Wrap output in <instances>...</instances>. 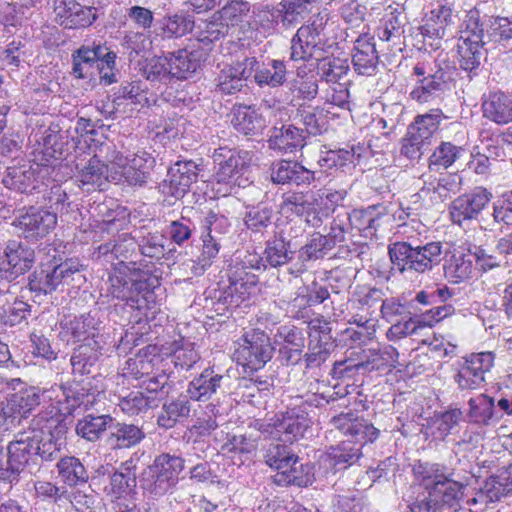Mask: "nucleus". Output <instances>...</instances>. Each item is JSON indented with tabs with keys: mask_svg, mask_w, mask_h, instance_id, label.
Returning <instances> with one entry per match:
<instances>
[{
	"mask_svg": "<svg viewBox=\"0 0 512 512\" xmlns=\"http://www.w3.org/2000/svg\"><path fill=\"white\" fill-rule=\"evenodd\" d=\"M137 247L138 243L133 237L122 233L99 245L93 253L97 259L104 257L107 261L118 260L108 277L107 295L124 302L114 306L115 313L127 307L136 311V322L143 316L147 317L148 311L154 307V289L160 286L157 276L140 270L133 261H126L135 253Z\"/></svg>",
	"mask_w": 512,
	"mask_h": 512,
	"instance_id": "obj_1",
	"label": "nucleus"
},
{
	"mask_svg": "<svg viewBox=\"0 0 512 512\" xmlns=\"http://www.w3.org/2000/svg\"><path fill=\"white\" fill-rule=\"evenodd\" d=\"M330 423L351 440L332 446L323 458V462L334 471L348 468L355 464L361 456L363 445L375 441L380 434L368 420L359 417L353 411L342 412L334 416Z\"/></svg>",
	"mask_w": 512,
	"mask_h": 512,
	"instance_id": "obj_2",
	"label": "nucleus"
},
{
	"mask_svg": "<svg viewBox=\"0 0 512 512\" xmlns=\"http://www.w3.org/2000/svg\"><path fill=\"white\" fill-rule=\"evenodd\" d=\"M442 243L431 241L413 246L407 241H396L388 245L387 252L391 270L401 274L430 272L442 261Z\"/></svg>",
	"mask_w": 512,
	"mask_h": 512,
	"instance_id": "obj_3",
	"label": "nucleus"
},
{
	"mask_svg": "<svg viewBox=\"0 0 512 512\" xmlns=\"http://www.w3.org/2000/svg\"><path fill=\"white\" fill-rule=\"evenodd\" d=\"M37 436L33 432L19 431L5 451H0V483L10 490L20 480L21 473L30 463H36Z\"/></svg>",
	"mask_w": 512,
	"mask_h": 512,
	"instance_id": "obj_4",
	"label": "nucleus"
},
{
	"mask_svg": "<svg viewBox=\"0 0 512 512\" xmlns=\"http://www.w3.org/2000/svg\"><path fill=\"white\" fill-rule=\"evenodd\" d=\"M446 115L439 108L418 114L408 125L405 136L401 141L400 153L411 161H419L429 150L434 135Z\"/></svg>",
	"mask_w": 512,
	"mask_h": 512,
	"instance_id": "obj_5",
	"label": "nucleus"
},
{
	"mask_svg": "<svg viewBox=\"0 0 512 512\" xmlns=\"http://www.w3.org/2000/svg\"><path fill=\"white\" fill-rule=\"evenodd\" d=\"M315 395L307 398L296 396L291 399L285 411L277 413L270 419L269 426L274 430V434L284 442H294L302 437L310 428L312 420L310 413L315 407L313 401Z\"/></svg>",
	"mask_w": 512,
	"mask_h": 512,
	"instance_id": "obj_6",
	"label": "nucleus"
},
{
	"mask_svg": "<svg viewBox=\"0 0 512 512\" xmlns=\"http://www.w3.org/2000/svg\"><path fill=\"white\" fill-rule=\"evenodd\" d=\"M52 257L51 262L42 263L29 276V289L37 295L50 294L63 284L70 285L74 282L80 284L83 279L81 274L83 265L78 259L72 258L58 263L56 255Z\"/></svg>",
	"mask_w": 512,
	"mask_h": 512,
	"instance_id": "obj_7",
	"label": "nucleus"
},
{
	"mask_svg": "<svg viewBox=\"0 0 512 512\" xmlns=\"http://www.w3.org/2000/svg\"><path fill=\"white\" fill-rule=\"evenodd\" d=\"M489 44L485 40L478 10H470L465 17L457 44L459 66L469 73L477 75V71L484 59V46Z\"/></svg>",
	"mask_w": 512,
	"mask_h": 512,
	"instance_id": "obj_8",
	"label": "nucleus"
},
{
	"mask_svg": "<svg viewBox=\"0 0 512 512\" xmlns=\"http://www.w3.org/2000/svg\"><path fill=\"white\" fill-rule=\"evenodd\" d=\"M184 467L185 460L182 457L161 453L145 471L141 480L142 488L154 498L162 497L176 487Z\"/></svg>",
	"mask_w": 512,
	"mask_h": 512,
	"instance_id": "obj_9",
	"label": "nucleus"
},
{
	"mask_svg": "<svg viewBox=\"0 0 512 512\" xmlns=\"http://www.w3.org/2000/svg\"><path fill=\"white\" fill-rule=\"evenodd\" d=\"M109 161L116 168L111 179L115 183H127L130 186H144L151 177L156 159L146 149H138L124 157L120 152L113 151Z\"/></svg>",
	"mask_w": 512,
	"mask_h": 512,
	"instance_id": "obj_10",
	"label": "nucleus"
},
{
	"mask_svg": "<svg viewBox=\"0 0 512 512\" xmlns=\"http://www.w3.org/2000/svg\"><path fill=\"white\" fill-rule=\"evenodd\" d=\"M213 162L216 166L215 179L231 189L245 187L248 183L245 177L251 160L248 151L236 148L219 147L214 150Z\"/></svg>",
	"mask_w": 512,
	"mask_h": 512,
	"instance_id": "obj_11",
	"label": "nucleus"
},
{
	"mask_svg": "<svg viewBox=\"0 0 512 512\" xmlns=\"http://www.w3.org/2000/svg\"><path fill=\"white\" fill-rule=\"evenodd\" d=\"M103 394L102 390L92 389L90 381L73 382L66 385H53L45 389L44 399L55 401L65 416L72 415L77 408L89 409Z\"/></svg>",
	"mask_w": 512,
	"mask_h": 512,
	"instance_id": "obj_12",
	"label": "nucleus"
},
{
	"mask_svg": "<svg viewBox=\"0 0 512 512\" xmlns=\"http://www.w3.org/2000/svg\"><path fill=\"white\" fill-rule=\"evenodd\" d=\"M241 341L234 355L246 371H257L272 358L274 348L264 331L253 329L246 332Z\"/></svg>",
	"mask_w": 512,
	"mask_h": 512,
	"instance_id": "obj_13",
	"label": "nucleus"
},
{
	"mask_svg": "<svg viewBox=\"0 0 512 512\" xmlns=\"http://www.w3.org/2000/svg\"><path fill=\"white\" fill-rule=\"evenodd\" d=\"M60 337L67 343L82 342L93 345L94 341H102V321L99 311H90L79 317H65L60 322Z\"/></svg>",
	"mask_w": 512,
	"mask_h": 512,
	"instance_id": "obj_14",
	"label": "nucleus"
},
{
	"mask_svg": "<svg viewBox=\"0 0 512 512\" xmlns=\"http://www.w3.org/2000/svg\"><path fill=\"white\" fill-rule=\"evenodd\" d=\"M494 363L491 352L473 353L456 364L453 378L460 390H475L485 382V374Z\"/></svg>",
	"mask_w": 512,
	"mask_h": 512,
	"instance_id": "obj_15",
	"label": "nucleus"
},
{
	"mask_svg": "<svg viewBox=\"0 0 512 512\" xmlns=\"http://www.w3.org/2000/svg\"><path fill=\"white\" fill-rule=\"evenodd\" d=\"M63 168H66V165H63L61 163H59L58 165H53L51 167V178L53 181H61V179L59 178V172ZM49 174L50 166L48 164H37L36 168L27 165L8 167L6 174L2 179V183L8 189L15 190L21 193H27L37 188L36 175L44 179V177Z\"/></svg>",
	"mask_w": 512,
	"mask_h": 512,
	"instance_id": "obj_16",
	"label": "nucleus"
},
{
	"mask_svg": "<svg viewBox=\"0 0 512 512\" xmlns=\"http://www.w3.org/2000/svg\"><path fill=\"white\" fill-rule=\"evenodd\" d=\"M258 60L256 57H245L231 64H224L214 79L215 90L225 95H233L247 86Z\"/></svg>",
	"mask_w": 512,
	"mask_h": 512,
	"instance_id": "obj_17",
	"label": "nucleus"
},
{
	"mask_svg": "<svg viewBox=\"0 0 512 512\" xmlns=\"http://www.w3.org/2000/svg\"><path fill=\"white\" fill-rule=\"evenodd\" d=\"M98 10L85 6L77 0H55L54 20L64 29H84L91 26L98 18Z\"/></svg>",
	"mask_w": 512,
	"mask_h": 512,
	"instance_id": "obj_18",
	"label": "nucleus"
},
{
	"mask_svg": "<svg viewBox=\"0 0 512 512\" xmlns=\"http://www.w3.org/2000/svg\"><path fill=\"white\" fill-rule=\"evenodd\" d=\"M492 198V193L483 187H476L469 193L455 198L449 206L450 219L454 224L463 225L477 219Z\"/></svg>",
	"mask_w": 512,
	"mask_h": 512,
	"instance_id": "obj_19",
	"label": "nucleus"
},
{
	"mask_svg": "<svg viewBox=\"0 0 512 512\" xmlns=\"http://www.w3.org/2000/svg\"><path fill=\"white\" fill-rule=\"evenodd\" d=\"M56 224L57 216L55 212L34 207H30L13 222L21 235L30 241L45 237L55 228Z\"/></svg>",
	"mask_w": 512,
	"mask_h": 512,
	"instance_id": "obj_20",
	"label": "nucleus"
},
{
	"mask_svg": "<svg viewBox=\"0 0 512 512\" xmlns=\"http://www.w3.org/2000/svg\"><path fill=\"white\" fill-rule=\"evenodd\" d=\"M321 24L315 22L302 25L292 37L290 42V60L293 62H307L312 59L316 51L322 49Z\"/></svg>",
	"mask_w": 512,
	"mask_h": 512,
	"instance_id": "obj_21",
	"label": "nucleus"
},
{
	"mask_svg": "<svg viewBox=\"0 0 512 512\" xmlns=\"http://www.w3.org/2000/svg\"><path fill=\"white\" fill-rule=\"evenodd\" d=\"M76 169L75 181L86 192L104 190L107 182L113 181L111 175L116 170L112 163L109 168L97 155L91 156L85 163H77Z\"/></svg>",
	"mask_w": 512,
	"mask_h": 512,
	"instance_id": "obj_22",
	"label": "nucleus"
},
{
	"mask_svg": "<svg viewBox=\"0 0 512 512\" xmlns=\"http://www.w3.org/2000/svg\"><path fill=\"white\" fill-rule=\"evenodd\" d=\"M450 90L449 77L445 71L438 69L427 78L415 80L409 92V98L418 104H437Z\"/></svg>",
	"mask_w": 512,
	"mask_h": 512,
	"instance_id": "obj_23",
	"label": "nucleus"
},
{
	"mask_svg": "<svg viewBox=\"0 0 512 512\" xmlns=\"http://www.w3.org/2000/svg\"><path fill=\"white\" fill-rule=\"evenodd\" d=\"M271 180L277 185L310 186L316 179V172L295 160H279L271 165Z\"/></svg>",
	"mask_w": 512,
	"mask_h": 512,
	"instance_id": "obj_24",
	"label": "nucleus"
},
{
	"mask_svg": "<svg viewBox=\"0 0 512 512\" xmlns=\"http://www.w3.org/2000/svg\"><path fill=\"white\" fill-rule=\"evenodd\" d=\"M34 262L35 252L31 247L17 240H9L3 251L0 270L16 278L28 272Z\"/></svg>",
	"mask_w": 512,
	"mask_h": 512,
	"instance_id": "obj_25",
	"label": "nucleus"
},
{
	"mask_svg": "<svg viewBox=\"0 0 512 512\" xmlns=\"http://www.w3.org/2000/svg\"><path fill=\"white\" fill-rule=\"evenodd\" d=\"M225 379L215 366H208L188 383L186 393L192 401L207 402L222 389Z\"/></svg>",
	"mask_w": 512,
	"mask_h": 512,
	"instance_id": "obj_26",
	"label": "nucleus"
},
{
	"mask_svg": "<svg viewBox=\"0 0 512 512\" xmlns=\"http://www.w3.org/2000/svg\"><path fill=\"white\" fill-rule=\"evenodd\" d=\"M199 166L192 160H179L167 172L165 183L168 192L175 198H182L198 179Z\"/></svg>",
	"mask_w": 512,
	"mask_h": 512,
	"instance_id": "obj_27",
	"label": "nucleus"
},
{
	"mask_svg": "<svg viewBox=\"0 0 512 512\" xmlns=\"http://www.w3.org/2000/svg\"><path fill=\"white\" fill-rule=\"evenodd\" d=\"M406 16L398 9L387 12L377 28V36L382 42L388 43L391 51L401 52L405 46Z\"/></svg>",
	"mask_w": 512,
	"mask_h": 512,
	"instance_id": "obj_28",
	"label": "nucleus"
},
{
	"mask_svg": "<svg viewBox=\"0 0 512 512\" xmlns=\"http://www.w3.org/2000/svg\"><path fill=\"white\" fill-rule=\"evenodd\" d=\"M164 361V357L156 353V348L147 346L126 360L122 371L123 376L134 380H144Z\"/></svg>",
	"mask_w": 512,
	"mask_h": 512,
	"instance_id": "obj_29",
	"label": "nucleus"
},
{
	"mask_svg": "<svg viewBox=\"0 0 512 512\" xmlns=\"http://www.w3.org/2000/svg\"><path fill=\"white\" fill-rule=\"evenodd\" d=\"M353 51L352 64L354 70L359 75L364 76L376 74L379 56L375 47L374 37L368 34L360 35L354 43Z\"/></svg>",
	"mask_w": 512,
	"mask_h": 512,
	"instance_id": "obj_30",
	"label": "nucleus"
},
{
	"mask_svg": "<svg viewBox=\"0 0 512 512\" xmlns=\"http://www.w3.org/2000/svg\"><path fill=\"white\" fill-rule=\"evenodd\" d=\"M136 485V465L133 460H127L111 474L105 492L112 500H120L135 494Z\"/></svg>",
	"mask_w": 512,
	"mask_h": 512,
	"instance_id": "obj_31",
	"label": "nucleus"
},
{
	"mask_svg": "<svg viewBox=\"0 0 512 512\" xmlns=\"http://www.w3.org/2000/svg\"><path fill=\"white\" fill-rule=\"evenodd\" d=\"M413 475L416 482L424 487L427 493L436 495L448 477L453 476L454 473L445 465L418 461L413 466Z\"/></svg>",
	"mask_w": 512,
	"mask_h": 512,
	"instance_id": "obj_32",
	"label": "nucleus"
},
{
	"mask_svg": "<svg viewBox=\"0 0 512 512\" xmlns=\"http://www.w3.org/2000/svg\"><path fill=\"white\" fill-rule=\"evenodd\" d=\"M169 55V72L177 79H187L200 68L205 58V53L201 49L184 48Z\"/></svg>",
	"mask_w": 512,
	"mask_h": 512,
	"instance_id": "obj_33",
	"label": "nucleus"
},
{
	"mask_svg": "<svg viewBox=\"0 0 512 512\" xmlns=\"http://www.w3.org/2000/svg\"><path fill=\"white\" fill-rule=\"evenodd\" d=\"M306 135L303 129L292 124L273 127L270 130L269 148L282 153H293L305 146Z\"/></svg>",
	"mask_w": 512,
	"mask_h": 512,
	"instance_id": "obj_34",
	"label": "nucleus"
},
{
	"mask_svg": "<svg viewBox=\"0 0 512 512\" xmlns=\"http://www.w3.org/2000/svg\"><path fill=\"white\" fill-rule=\"evenodd\" d=\"M512 493V466L499 470L495 476H491L485 483L478 497L467 501L468 504L495 502L503 496Z\"/></svg>",
	"mask_w": 512,
	"mask_h": 512,
	"instance_id": "obj_35",
	"label": "nucleus"
},
{
	"mask_svg": "<svg viewBox=\"0 0 512 512\" xmlns=\"http://www.w3.org/2000/svg\"><path fill=\"white\" fill-rule=\"evenodd\" d=\"M174 346L164 361L169 363V370L175 378L185 377L200 362L201 356L190 342H175Z\"/></svg>",
	"mask_w": 512,
	"mask_h": 512,
	"instance_id": "obj_36",
	"label": "nucleus"
},
{
	"mask_svg": "<svg viewBox=\"0 0 512 512\" xmlns=\"http://www.w3.org/2000/svg\"><path fill=\"white\" fill-rule=\"evenodd\" d=\"M229 286L225 291V302L229 305L238 306L241 301L248 297L258 283V277L253 272L229 269Z\"/></svg>",
	"mask_w": 512,
	"mask_h": 512,
	"instance_id": "obj_37",
	"label": "nucleus"
},
{
	"mask_svg": "<svg viewBox=\"0 0 512 512\" xmlns=\"http://www.w3.org/2000/svg\"><path fill=\"white\" fill-rule=\"evenodd\" d=\"M144 438L145 432L140 426L115 421L113 418L107 443L112 449H129L138 445Z\"/></svg>",
	"mask_w": 512,
	"mask_h": 512,
	"instance_id": "obj_38",
	"label": "nucleus"
},
{
	"mask_svg": "<svg viewBox=\"0 0 512 512\" xmlns=\"http://www.w3.org/2000/svg\"><path fill=\"white\" fill-rule=\"evenodd\" d=\"M330 250L331 245L319 232L313 233L307 243L298 251V262L294 267L289 268V273L299 276L306 271V263L312 260L323 258Z\"/></svg>",
	"mask_w": 512,
	"mask_h": 512,
	"instance_id": "obj_39",
	"label": "nucleus"
},
{
	"mask_svg": "<svg viewBox=\"0 0 512 512\" xmlns=\"http://www.w3.org/2000/svg\"><path fill=\"white\" fill-rule=\"evenodd\" d=\"M453 10L449 6L441 5L426 14L425 22L420 27L424 38L442 39L447 27L454 24Z\"/></svg>",
	"mask_w": 512,
	"mask_h": 512,
	"instance_id": "obj_40",
	"label": "nucleus"
},
{
	"mask_svg": "<svg viewBox=\"0 0 512 512\" xmlns=\"http://www.w3.org/2000/svg\"><path fill=\"white\" fill-rule=\"evenodd\" d=\"M62 410L55 401L46 402L43 408L33 417L26 432H33L38 437L43 435L54 434L53 430H57L62 422Z\"/></svg>",
	"mask_w": 512,
	"mask_h": 512,
	"instance_id": "obj_41",
	"label": "nucleus"
},
{
	"mask_svg": "<svg viewBox=\"0 0 512 512\" xmlns=\"http://www.w3.org/2000/svg\"><path fill=\"white\" fill-rule=\"evenodd\" d=\"M483 116L496 124L512 121V98L502 92L490 93L482 103Z\"/></svg>",
	"mask_w": 512,
	"mask_h": 512,
	"instance_id": "obj_42",
	"label": "nucleus"
},
{
	"mask_svg": "<svg viewBox=\"0 0 512 512\" xmlns=\"http://www.w3.org/2000/svg\"><path fill=\"white\" fill-rule=\"evenodd\" d=\"M102 349L103 341H94L93 345H79L70 358L73 373L79 375L92 373L102 355Z\"/></svg>",
	"mask_w": 512,
	"mask_h": 512,
	"instance_id": "obj_43",
	"label": "nucleus"
},
{
	"mask_svg": "<svg viewBox=\"0 0 512 512\" xmlns=\"http://www.w3.org/2000/svg\"><path fill=\"white\" fill-rule=\"evenodd\" d=\"M102 56V47L81 46L72 54V73L76 78H92L94 71L98 69V63Z\"/></svg>",
	"mask_w": 512,
	"mask_h": 512,
	"instance_id": "obj_44",
	"label": "nucleus"
},
{
	"mask_svg": "<svg viewBox=\"0 0 512 512\" xmlns=\"http://www.w3.org/2000/svg\"><path fill=\"white\" fill-rule=\"evenodd\" d=\"M191 401L186 394L165 402L157 417V424L162 428L170 429L181 419H187L191 412Z\"/></svg>",
	"mask_w": 512,
	"mask_h": 512,
	"instance_id": "obj_45",
	"label": "nucleus"
},
{
	"mask_svg": "<svg viewBox=\"0 0 512 512\" xmlns=\"http://www.w3.org/2000/svg\"><path fill=\"white\" fill-rule=\"evenodd\" d=\"M231 123L236 131L244 135L258 134L266 126L262 115L253 107L246 105H240L234 109Z\"/></svg>",
	"mask_w": 512,
	"mask_h": 512,
	"instance_id": "obj_46",
	"label": "nucleus"
},
{
	"mask_svg": "<svg viewBox=\"0 0 512 512\" xmlns=\"http://www.w3.org/2000/svg\"><path fill=\"white\" fill-rule=\"evenodd\" d=\"M313 472L310 463H300L298 456L288 467L274 475V481L278 485H296L306 487L313 482Z\"/></svg>",
	"mask_w": 512,
	"mask_h": 512,
	"instance_id": "obj_47",
	"label": "nucleus"
},
{
	"mask_svg": "<svg viewBox=\"0 0 512 512\" xmlns=\"http://www.w3.org/2000/svg\"><path fill=\"white\" fill-rule=\"evenodd\" d=\"M485 40L490 44L505 46L512 40V15L488 17L481 20Z\"/></svg>",
	"mask_w": 512,
	"mask_h": 512,
	"instance_id": "obj_48",
	"label": "nucleus"
},
{
	"mask_svg": "<svg viewBox=\"0 0 512 512\" xmlns=\"http://www.w3.org/2000/svg\"><path fill=\"white\" fill-rule=\"evenodd\" d=\"M254 80L259 87L278 88L287 80V66L284 60L272 59L263 67L259 63L254 70Z\"/></svg>",
	"mask_w": 512,
	"mask_h": 512,
	"instance_id": "obj_49",
	"label": "nucleus"
},
{
	"mask_svg": "<svg viewBox=\"0 0 512 512\" xmlns=\"http://www.w3.org/2000/svg\"><path fill=\"white\" fill-rule=\"evenodd\" d=\"M113 424V417L109 414H87L78 420L75 431L81 438L95 442Z\"/></svg>",
	"mask_w": 512,
	"mask_h": 512,
	"instance_id": "obj_50",
	"label": "nucleus"
},
{
	"mask_svg": "<svg viewBox=\"0 0 512 512\" xmlns=\"http://www.w3.org/2000/svg\"><path fill=\"white\" fill-rule=\"evenodd\" d=\"M398 355L396 348L391 345L369 349L365 359L359 361V366L364 367V372L391 370L395 367Z\"/></svg>",
	"mask_w": 512,
	"mask_h": 512,
	"instance_id": "obj_51",
	"label": "nucleus"
},
{
	"mask_svg": "<svg viewBox=\"0 0 512 512\" xmlns=\"http://www.w3.org/2000/svg\"><path fill=\"white\" fill-rule=\"evenodd\" d=\"M56 468L61 482L67 486L73 487L85 484L89 480V474L85 466L80 459L75 456L60 458Z\"/></svg>",
	"mask_w": 512,
	"mask_h": 512,
	"instance_id": "obj_52",
	"label": "nucleus"
},
{
	"mask_svg": "<svg viewBox=\"0 0 512 512\" xmlns=\"http://www.w3.org/2000/svg\"><path fill=\"white\" fill-rule=\"evenodd\" d=\"M263 255L267 266L277 268L289 263L294 257V251L291 250L290 240L279 234L266 242Z\"/></svg>",
	"mask_w": 512,
	"mask_h": 512,
	"instance_id": "obj_53",
	"label": "nucleus"
},
{
	"mask_svg": "<svg viewBox=\"0 0 512 512\" xmlns=\"http://www.w3.org/2000/svg\"><path fill=\"white\" fill-rule=\"evenodd\" d=\"M350 224L357 228L365 237H372L382 224L383 217L376 206H369L366 209L354 210L347 214Z\"/></svg>",
	"mask_w": 512,
	"mask_h": 512,
	"instance_id": "obj_54",
	"label": "nucleus"
},
{
	"mask_svg": "<svg viewBox=\"0 0 512 512\" xmlns=\"http://www.w3.org/2000/svg\"><path fill=\"white\" fill-rule=\"evenodd\" d=\"M468 404L469 416L475 423L489 425L498 422L502 417V414L495 409L494 399L485 394L471 398Z\"/></svg>",
	"mask_w": 512,
	"mask_h": 512,
	"instance_id": "obj_55",
	"label": "nucleus"
},
{
	"mask_svg": "<svg viewBox=\"0 0 512 512\" xmlns=\"http://www.w3.org/2000/svg\"><path fill=\"white\" fill-rule=\"evenodd\" d=\"M193 26L194 21L190 16L173 14L158 20L156 35L163 39L178 38L192 31Z\"/></svg>",
	"mask_w": 512,
	"mask_h": 512,
	"instance_id": "obj_56",
	"label": "nucleus"
},
{
	"mask_svg": "<svg viewBox=\"0 0 512 512\" xmlns=\"http://www.w3.org/2000/svg\"><path fill=\"white\" fill-rule=\"evenodd\" d=\"M460 189V179L455 174H447L439 179L425 182L420 192L427 196L432 194L431 198L435 202H443L448 199L451 194H455Z\"/></svg>",
	"mask_w": 512,
	"mask_h": 512,
	"instance_id": "obj_57",
	"label": "nucleus"
},
{
	"mask_svg": "<svg viewBox=\"0 0 512 512\" xmlns=\"http://www.w3.org/2000/svg\"><path fill=\"white\" fill-rule=\"evenodd\" d=\"M114 103L122 104V100H128L138 110L149 105L148 87L142 80L123 82L115 93Z\"/></svg>",
	"mask_w": 512,
	"mask_h": 512,
	"instance_id": "obj_58",
	"label": "nucleus"
},
{
	"mask_svg": "<svg viewBox=\"0 0 512 512\" xmlns=\"http://www.w3.org/2000/svg\"><path fill=\"white\" fill-rule=\"evenodd\" d=\"M176 379L169 370V363L163 361L155 370L141 382L143 387L149 393H161L167 395L173 387Z\"/></svg>",
	"mask_w": 512,
	"mask_h": 512,
	"instance_id": "obj_59",
	"label": "nucleus"
},
{
	"mask_svg": "<svg viewBox=\"0 0 512 512\" xmlns=\"http://www.w3.org/2000/svg\"><path fill=\"white\" fill-rule=\"evenodd\" d=\"M316 0H282L278 5L280 12L279 19L284 29H289L304 18V14L308 11V5Z\"/></svg>",
	"mask_w": 512,
	"mask_h": 512,
	"instance_id": "obj_60",
	"label": "nucleus"
},
{
	"mask_svg": "<svg viewBox=\"0 0 512 512\" xmlns=\"http://www.w3.org/2000/svg\"><path fill=\"white\" fill-rule=\"evenodd\" d=\"M444 275L454 283L468 279L473 271L472 260L463 253H453L443 265Z\"/></svg>",
	"mask_w": 512,
	"mask_h": 512,
	"instance_id": "obj_61",
	"label": "nucleus"
},
{
	"mask_svg": "<svg viewBox=\"0 0 512 512\" xmlns=\"http://www.w3.org/2000/svg\"><path fill=\"white\" fill-rule=\"evenodd\" d=\"M463 148L451 142H441L428 159L431 171L447 169L461 156Z\"/></svg>",
	"mask_w": 512,
	"mask_h": 512,
	"instance_id": "obj_62",
	"label": "nucleus"
},
{
	"mask_svg": "<svg viewBox=\"0 0 512 512\" xmlns=\"http://www.w3.org/2000/svg\"><path fill=\"white\" fill-rule=\"evenodd\" d=\"M280 12L277 6L261 5L252 12V23L261 33L272 35L280 23Z\"/></svg>",
	"mask_w": 512,
	"mask_h": 512,
	"instance_id": "obj_63",
	"label": "nucleus"
},
{
	"mask_svg": "<svg viewBox=\"0 0 512 512\" xmlns=\"http://www.w3.org/2000/svg\"><path fill=\"white\" fill-rule=\"evenodd\" d=\"M44 393L45 389L41 391L36 387H30L10 395V398L17 406L18 411L26 418L35 407L50 402L48 399H44Z\"/></svg>",
	"mask_w": 512,
	"mask_h": 512,
	"instance_id": "obj_64",
	"label": "nucleus"
}]
</instances>
